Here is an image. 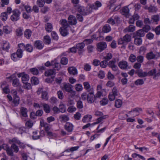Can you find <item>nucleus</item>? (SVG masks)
<instances>
[{
  "instance_id": "f257e3e1",
  "label": "nucleus",
  "mask_w": 160,
  "mask_h": 160,
  "mask_svg": "<svg viewBox=\"0 0 160 160\" xmlns=\"http://www.w3.org/2000/svg\"><path fill=\"white\" fill-rule=\"evenodd\" d=\"M89 92L88 94L86 92H83L81 95V98L83 100H87L89 103H92L97 98L93 91Z\"/></svg>"
},
{
  "instance_id": "f03ea898",
  "label": "nucleus",
  "mask_w": 160,
  "mask_h": 160,
  "mask_svg": "<svg viewBox=\"0 0 160 160\" xmlns=\"http://www.w3.org/2000/svg\"><path fill=\"white\" fill-rule=\"evenodd\" d=\"M22 54L23 51L21 49H17L16 52L11 55V58L13 61H16L22 57Z\"/></svg>"
},
{
  "instance_id": "7ed1b4c3",
  "label": "nucleus",
  "mask_w": 160,
  "mask_h": 160,
  "mask_svg": "<svg viewBox=\"0 0 160 160\" xmlns=\"http://www.w3.org/2000/svg\"><path fill=\"white\" fill-rule=\"evenodd\" d=\"M21 12L19 10L15 9L12 11V14L11 16L10 19L13 22H16L20 19Z\"/></svg>"
},
{
  "instance_id": "20e7f679",
  "label": "nucleus",
  "mask_w": 160,
  "mask_h": 160,
  "mask_svg": "<svg viewBox=\"0 0 160 160\" xmlns=\"http://www.w3.org/2000/svg\"><path fill=\"white\" fill-rule=\"evenodd\" d=\"M37 94L39 95L41 93V98L45 101H47L49 98L48 93L47 91L43 90L42 88H39L37 91Z\"/></svg>"
},
{
  "instance_id": "39448f33",
  "label": "nucleus",
  "mask_w": 160,
  "mask_h": 160,
  "mask_svg": "<svg viewBox=\"0 0 160 160\" xmlns=\"http://www.w3.org/2000/svg\"><path fill=\"white\" fill-rule=\"evenodd\" d=\"M16 76L15 74H13L11 75L10 77L7 78L8 79H9V81L11 82L12 80V85L14 87H18L19 86L20 84V82L19 80L17 78H16Z\"/></svg>"
},
{
  "instance_id": "423d86ee",
  "label": "nucleus",
  "mask_w": 160,
  "mask_h": 160,
  "mask_svg": "<svg viewBox=\"0 0 160 160\" xmlns=\"http://www.w3.org/2000/svg\"><path fill=\"white\" fill-rule=\"evenodd\" d=\"M131 40V36L130 35L127 34L123 36V38H120L118 41L119 44H122L125 42H128Z\"/></svg>"
},
{
  "instance_id": "0eeeda50",
  "label": "nucleus",
  "mask_w": 160,
  "mask_h": 160,
  "mask_svg": "<svg viewBox=\"0 0 160 160\" xmlns=\"http://www.w3.org/2000/svg\"><path fill=\"white\" fill-rule=\"evenodd\" d=\"M118 66L122 69L126 70L129 69L131 68V67L128 65V62L123 60L120 61L118 63Z\"/></svg>"
},
{
  "instance_id": "6e6552de",
  "label": "nucleus",
  "mask_w": 160,
  "mask_h": 160,
  "mask_svg": "<svg viewBox=\"0 0 160 160\" xmlns=\"http://www.w3.org/2000/svg\"><path fill=\"white\" fill-rule=\"evenodd\" d=\"M17 76L19 78L22 77V81L23 83L27 82L29 79V76L25 72L18 73Z\"/></svg>"
},
{
  "instance_id": "1a4fd4ad",
  "label": "nucleus",
  "mask_w": 160,
  "mask_h": 160,
  "mask_svg": "<svg viewBox=\"0 0 160 160\" xmlns=\"http://www.w3.org/2000/svg\"><path fill=\"white\" fill-rule=\"evenodd\" d=\"M157 53L152 51L147 53L146 55V58L148 60L156 59L157 58Z\"/></svg>"
},
{
  "instance_id": "9d476101",
  "label": "nucleus",
  "mask_w": 160,
  "mask_h": 160,
  "mask_svg": "<svg viewBox=\"0 0 160 160\" xmlns=\"http://www.w3.org/2000/svg\"><path fill=\"white\" fill-rule=\"evenodd\" d=\"M107 44L105 42H102L97 44V49L98 51L101 52L107 48Z\"/></svg>"
},
{
  "instance_id": "9b49d317",
  "label": "nucleus",
  "mask_w": 160,
  "mask_h": 160,
  "mask_svg": "<svg viewBox=\"0 0 160 160\" xmlns=\"http://www.w3.org/2000/svg\"><path fill=\"white\" fill-rule=\"evenodd\" d=\"M105 59L100 62V66L102 68H105L108 65V61L110 59V56L109 53H108L106 56L104 57Z\"/></svg>"
},
{
  "instance_id": "f8f14e48",
  "label": "nucleus",
  "mask_w": 160,
  "mask_h": 160,
  "mask_svg": "<svg viewBox=\"0 0 160 160\" xmlns=\"http://www.w3.org/2000/svg\"><path fill=\"white\" fill-rule=\"evenodd\" d=\"M68 21L69 24L72 25H75L77 23V20L73 15H70L68 18Z\"/></svg>"
},
{
  "instance_id": "ddd939ff",
  "label": "nucleus",
  "mask_w": 160,
  "mask_h": 160,
  "mask_svg": "<svg viewBox=\"0 0 160 160\" xmlns=\"http://www.w3.org/2000/svg\"><path fill=\"white\" fill-rule=\"evenodd\" d=\"M73 125L68 122H67L64 126L65 129L68 132H72L73 129Z\"/></svg>"
},
{
  "instance_id": "4468645a",
  "label": "nucleus",
  "mask_w": 160,
  "mask_h": 160,
  "mask_svg": "<svg viewBox=\"0 0 160 160\" xmlns=\"http://www.w3.org/2000/svg\"><path fill=\"white\" fill-rule=\"evenodd\" d=\"M76 9L82 15H86L87 14L84 11V7L80 6L79 4L74 5Z\"/></svg>"
},
{
  "instance_id": "2eb2a0df",
  "label": "nucleus",
  "mask_w": 160,
  "mask_h": 160,
  "mask_svg": "<svg viewBox=\"0 0 160 160\" xmlns=\"http://www.w3.org/2000/svg\"><path fill=\"white\" fill-rule=\"evenodd\" d=\"M40 125L42 127H43L45 132L49 131L50 129V124L44 122L43 120H41L40 122Z\"/></svg>"
},
{
  "instance_id": "dca6fc26",
  "label": "nucleus",
  "mask_w": 160,
  "mask_h": 160,
  "mask_svg": "<svg viewBox=\"0 0 160 160\" xmlns=\"http://www.w3.org/2000/svg\"><path fill=\"white\" fill-rule=\"evenodd\" d=\"M112 92V94L111 95V101L114 100L116 97L118 95V91L116 87L113 88Z\"/></svg>"
},
{
  "instance_id": "f3484780",
  "label": "nucleus",
  "mask_w": 160,
  "mask_h": 160,
  "mask_svg": "<svg viewBox=\"0 0 160 160\" xmlns=\"http://www.w3.org/2000/svg\"><path fill=\"white\" fill-rule=\"evenodd\" d=\"M68 72L70 74L75 75L78 73V71L76 68L73 67H69L68 68Z\"/></svg>"
},
{
  "instance_id": "a211bd4d",
  "label": "nucleus",
  "mask_w": 160,
  "mask_h": 160,
  "mask_svg": "<svg viewBox=\"0 0 160 160\" xmlns=\"http://www.w3.org/2000/svg\"><path fill=\"white\" fill-rule=\"evenodd\" d=\"M60 23L62 26L61 28H67L70 26V24L65 19L61 20L60 21Z\"/></svg>"
},
{
  "instance_id": "6ab92c4d",
  "label": "nucleus",
  "mask_w": 160,
  "mask_h": 160,
  "mask_svg": "<svg viewBox=\"0 0 160 160\" xmlns=\"http://www.w3.org/2000/svg\"><path fill=\"white\" fill-rule=\"evenodd\" d=\"M43 107V110L46 113H49L51 111V108L50 106L48 104L43 103L41 104Z\"/></svg>"
},
{
  "instance_id": "aec40b11",
  "label": "nucleus",
  "mask_w": 160,
  "mask_h": 160,
  "mask_svg": "<svg viewBox=\"0 0 160 160\" xmlns=\"http://www.w3.org/2000/svg\"><path fill=\"white\" fill-rule=\"evenodd\" d=\"M83 84L84 89L87 91L89 92L93 91V89L91 88V86L88 82H84Z\"/></svg>"
},
{
  "instance_id": "412c9836",
  "label": "nucleus",
  "mask_w": 160,
  "mask_h": 160,
  "mask_svg": "<svg viewBox=\"0 0 160 160\" xmlns=\"http://www.w3.org/2000/svg\"><path fill=\"white\" fill-rule=\"evenodd\" d=\"M43 44L41 41L39 40L36 41L35 42V47L38 49H42L43 47Z\"/></svg>"
},
{
  "instance_id": "4be33fe9",
  "label": "nucleus",
  "mask_w": 160,
  "mask_h": 160,
  "mask_svg": "<svg viewBox=\"0 0 160 160\" xmlns=\"http://www.w3.org/2000/svg\"><path fill=\"white\" fill-rule=\"evenodd\" d=\"M9 43L7 41H4L3 42L2 48L3 50L8 51L10 48Z\"/></svg>"
},
{
  "instance_id": "5701e85b",
  "label": "nucleus",
  "mask_w": 160,
  "mask_h": 160,
  "mask_svg": "<svg viewBox=\"0 0 160 160\" xmlns=\"http://www.w3.org/2000/svg\"><path fill=\"white\" fill-rule=\"evenodd\" d=\"M135 27L133 25H130L128 27L125 28L124 31L125 32H133L135 30Z\"/></svg>"
},
{
  "instance_id": "b1692460",
  "label": "nucleus",
  "mask_w": 160,
  "mask_h": 160,
  "mask_svg": "<svg viewBox=\"0 0 160 160\" xmlns=\"http://www.w3.org/2000/svg\"><path fill=\"white\" fill-rule=\"evenodd\" d=\"M45 28L46 31L48 32H51L53 29V27L50 23H47L45 25Z\"/></svg>"
},
{
  "instance_id": "393cba45",
  "label": "nucleus",
  "mask_w": 160,
  "mask_h": 160,
  "mask_svg": "<svg viewBox=\"0 0 160 160\" xmlns=\"http://www.w3.org/2000/svg\"><path fill=\"white\" fill-rule=\"evenodd\" d=\"M129 9L127 7H124L122 9V13L126 17L129 16Z\"/></svg>"
},
{
  "instance_id": "a878e982",
  "label": "nucleus",
  "mask_w": 160,
  "mask_h": 160,
  "mask_svg": "<svg viewBox=\"0 0 160 160\" xmlns=\"http://www.w3.org/2000/svg\"><path fill=\"white\" fill-rule=\"evenodd\" d=\"M20 111L21 115L22 117H28V110L26 108L24 107H22L21 108Z\"/></svg>"
},
{
  "instance_id": "bb28decb",
  "label": "nucleus",
  "mask_w": 160,
  "mask_h": 160,
  "mask_svg": "<svg viewBox=\"0 0 160 160\" xmlns=\"http://www.w3.org/2000/svg\"><path fill=\"white\" fill-rule=\"evenodd\" d=\"M67 28H60L59 29V31L61 34L63 36H66L68 34V32L67 31Z\"/></svg>"
},
{
  "instance_id": "cd10ccee",
  "label": "nucleus",
  "mask_w": 160,
  "mask_h": 160,
  "mask_svg": "<svg viewBox=\"0 0 160 160\" xmlns=\"http://www.w3.org/2000/svg\"><path fill=\"white\" fill-rule=\"evenodd\" d=\"M72 85L69 83L64 84L63 85V88L66 92H70L72 90Z\"/></svg>"
},
{
  "instance_id": "c85d7f7f",
  "label": "nucleus",
  "mask_w": 160,
  "mask_h": 160,
  "mask_svg": "<svg viewBox=\"0 0 160 160\" xmlns=\"http://www.w3.org/2000/svg\"><path fill=\"white\" fill-rule=\"evenodd\" d=\"M3 32L6 34H9L12 31L11 28L8 26H5L3 27Z\"/></svg>"
},
{
  "instance_id": "c756f323",
  "label": "nucleus",
  "mask_w": 160,
  "mask_h": 160,
  "mask_svg": "<svg viewBox=\"0 0 160 160\" xmlns=\"http://www.w3.org/2000/svg\"><path fill=\"white\" fill-rule=\"evenodd\" d=\"M55 74V69H50L45 72V75L46 76H49Z\"/></svg>"
},
{
  "instance_id": "7c9ffc66",
  "label": "nucleus",
  "mask_w": 160,
  "mask_h": 160,
  "mask_svg": "<svg viewBox=\"0 0 160 160\" xmlns=\"http://www.w3.org/2000/svg\"><path fill=\"white\" fill-rule=\"evenodd\" d=\"M32 34V31L29 29L25 30L24 33V36L27 39H29Z\"/></svg>"
},
{
  "instance_id": "2f4dec72",
  "label": "nucleus",
  "mask_w": 160,
  "mask_h": 160,
  "mask_svg": "<svg viewBox=\"0 0 160 160\" xmlns=\"http://www.w3.org/2000/svg\"><path fill=\"white\" fill-rule=\"evenodd\" d=\"M92 118V116L90 115H87L84 116L82 119L83 122L90 121Z\"/></svg>"
},
{
  "instance_id": "473e14b6",
  "label": "nucleus",
  "mask_w": 160,
  "mask_h": 160,
  "mask_svg": "<svg viewBox=\"0 0 160 160\" xmlns=\"http://www.w3.org/2000/svg\"><path fill=\"white\" fill-rule=\"evenodd\" d=\"M25 50L28 52H32L33 50L32 46L30 44H28L25 45Z\"/></svg>"
},
{
  "instance_id": "72a5a7b5",
  "label": "nucleus",
  "mask_w": 160,
  "mask_h": 160,
  "mask_svg": "<svg viewBox=\"0 0 160 160\" xmlns=\"http://www.w3.org/2000/svg\"><path fill=\"white\" fill-rule=\"evenodd\" d=\"M104 92L105 93V90H102L101 91H97L95 95L96 98H100L101 96H104L105 95V94L104 93Z\"/></svg>"
},
{
  "instance_id": "f704fd0d",
  "label": "nucleus",
  "mask_w": 160,
  "mask_h": 160,
  "mask_svg": "<svg viewBox=\"0 0 160 160\" xmlns=\"http://www.w3.org/2000/svg\"><path fill=\"white\" fill-rule=\"evenodd\" d=\"M31 83L34 85L38 84L39 83V81L38 79L36 77H33L31 79Z\"/></svg>"
},
{
  "instance_id": "c9c22d12",
  "label": "nucleus",
  "mask_w": 160,
  "mask_h": 160,
  "mask_svg": "<svg viewBox=\"0 0 160 160\" xmlns=\"http://www.w3.org/2000/svg\"><path fill=\"white\" fill-rule=\"evenodd\" d=\"M116 62V60H115L111 61V67L112 68V70L114 71H117L118 69L117 66L114 64Z\"/></svg>"
},
{
  "instance_id": "e433bc0d",
  "label": "nucleus",
  "mask_w": 160,
  "mask_h": 160,
  "mask_svg": "<svg viewBox=\"0 0 160 160\" xmlns=\"http://www.w3.org/2000/svg\"><path fill=\"white\" fill-rule=\"evenodd\" d=\"M59 109L60 112L62 113L64 112H66V107L65 105L62 103V102L59 106Z\"/></svg>"
},
{
  "instance_id": "4c0bfd02",
  "label": "nucleus",
  "mask_w": 160,
  "mask_h": 160,
  "mask_svg": "<svg viewBox=\"0 0 160 160\" xmlns=\"http://www.w3.org/2000/svg\"><path fill=\"white\" fill-rule=\"evenodd\" d=\"M136 57H137L135 55L131 54L129 57V60L130 62L132 63L135 62L137 59Z\"/></svg>"
},
{
  "instance_id": "58836bf2",
  "label": "nucleus",
  "mask_w": 160,
  "mask_h": 160,
  "mask_svg": "<svg viewBox=\"0 0 160 160\" xmlns=\"http://www.w3.org/2000/svg\"><path fill=\"white\" fill-rule=\"evenodd\" d=\"M44 42L45 44H50L51 43V38L50 37L47 35L44 36Z\"/></svg>"
},
{
  "instance_id": "ea45409f",
  "label": "nucleus",
  "mask_w": 160,
  "mask_h": 160,
  "mask_svg": "<svg viewBox=\"0 0 160 160\" xmlns=\"http://www.w3.org/2000/svg\"><path fill=\"white\" fill-rule=\"evenodd\" d=\"M8 17V16L6 12H4L1 14V18L3 21H6Z\"/></svg>"
},
{
  "instance_id": "a19ab883",
  "label": "nucleus",
  "mask_w": 160,
  "mask_h": 160,
  "mask_svg": "<svg viewBox=\"0 0 160 160\" xmlns=\"http://www.w3.org/2000/svg\"><path fill=\"white\" fill-rule=\"evenodd\" d=\"M13 102L15 106H17L19 103V98L18 96H13Z\"/></svg>"
},
{
  "instance_id": "79ce46f5",
  "label": "nucleus",
  "mask_w": 160,
  "mask_h": 160,
  "mask_svg": "<svg viewBox=\"0 0 160 160\" xmlns=\"http://www.w3.org/2000/svg\"><path fill=\"white\" fill-rule=\"evenodd\" d=\"M136 35L138 36L143 37L144 36L145 33L142 29H140L137 31Z\"/></svg>"
},
{
  "instance_id": "37998d69",
  "label": "nucleus",
  "mask_w": 160,
  "mask_h": 160,
  "mask_svg": "<svg viewBox=\"0 0 160 160\" xmlns=\"http://www.w3.org/2000/svg\"><path fill=\"white\" fill-rule=\"evenodd\" d=\"M142 39L140 38H135L134 39V43L138 45H140L142 44Z\"/></svg>"
},
{
  "instance_id": "c03bdc74",
  "label": "nucleus",
  "mask_w": 160,
  "mask_h": 160,
  "mask_svg": "<svg viewBox=\"0 0 160 160\" xmlns=\"http://www.w3.org/2000/svg\"><path fill=\"white\" fill-rule=\"evenodd\" d=\"M44 0H37V5L40 8L43 7L45 4Z\"/></svg>"
},
{
  "instance_id": "a18cd8bd",
  "label": "nucleus",
  "mask_w": 160,
  "mask_h": 160,
  "mask_svg": "<svg viewBox=\"0 0 160 160\" xmlns=\"http://www.w3.org/2000/svg\"><path fill=\"white\" fill-rule=\"evenodd\" d=\"M151 19L153 22H157L159 20L160 18L158 15H154L152 17Z\"/></svg>"
},
{
  "instance_id": "49530a36",
  "label": "nucleus",
  "mask_w": 160,
  "mask_h": 160,
  "mask_svg": "<svg viewBox=\"0 0 160 160\" xmlns=\"http://www.w3.org/2000/svg\"><path fill=\"white\" fill-rule=\"evenodd\" d=\"M53 61H54V62L52 66H54V68H55L57 70H59L61 68L60 64L59 63L56 62L55 60H54Z\"/></svg>"
},
{
  "instance_id": "de8ad7c7",
  "label": "nucleus",
  "mask_w": 160,
  "mask_h": 160,
  "mask_svg": "<svg viewBox=\"0 0 160 160\" xmlns=\"http://www.w3.org/2000/svg\"><path fill=\"white\" fill-rule=\"evenodd\" d=\"M31 73L34 75H37L39 73L38 70L36 68H32L30 69Z\"/></svg>"
},
{
  "instance_id": "09e8293b",
  "label": "nucleus",
  "mask_w": 160,
  "mask_h": 160,
  "mask_svg": "<svg viewBox=\"0 0 160 160\" xmlns=\"http://www.w3.org/2000/svg\"><path fill=\"white\" fill-rule=\"evenodd\" d=\"M95 7L94 6V4H93L88 5L87 9V13H90L93 10H95Z\"/></svg>"
},
{
  "instance_id": "8fccbe9b",
  "label": "nucleus",
  "mask_w": 160,
  "mask_h": 160,
  "mask_svg": "<svg viewBox=\"0 0 160 160\" xmlns=\"http://www.w3.org/2000/svg\"><path fill=\"white\" fill-rule=\"evenodd\" d=\"M122 104V101L119 99H118L116 101L115 105L117 108H119L121 106Z\"/></svg>"
},
{
  "instance_id": "3c124183",
  "label": "nucleus",
  "mask_w": 160,
  "mask_h": 160,
  "mask_svg": "<svg viewBox=\"0 0 160 160\" xmlns=\"http://www.w3.org/2000/svg\"><path fill=\"white\" fill-rule=\"evenodd\" d=\"M51 36L52 38L56 41L58 39V37L57 33L55 31H53L51 33Z\"/></svg>"
},
{
  "instance_id": "603ef678",
  "label": "nucleus",
  "mask_w": 160,
  "mask_h": 160,
  "mask_svg": "<svg viewBox=\"0 0 160 160\" xmlns=\"http://www.w3.org/2000/svg\"><path fill=\"white\" fill-rule=\"evenodd\" d=\"M110 27L109 25H106L104 26L102 28V31L104 33H107L110 31Z\"/></svg>"
},
{
  "instance_id": "864d4df0",
  "label": "nucleus",
  "mask_w": 160,
  "mask_h": 160,
  "mask_svg": "<svg viewBox=\"0 0 160 160\" xmlns=\"http://www.w3.org/2000/svg\"><path fill=\"white\" fill-rule=\"evenodd\" d=\"M75 88L77 91H81L82 90L83 87L82 85L80 84H76L75 86Z\"/></svg>"
},
{
  "instance_id": "5fc2aeb1",
  "label": "nucleus",
  "mask_w": 160,
  "mask_h": 160,
  "mask_svg": "<svg viewBox=\"0 0 160 160\" xmlns=\"http://www.w3.org/2000/svg\"><path fill=\"white\" fill-rule=\"evenodd\" d=\"M16 34L18 36H20L23 34V29L21 28H19L16 30Z\"/></svg>"
},
{
  "instance_id": "6e6d98bb",
  "label": "nucleus",
  "mask_w": 160,
  "mask_h": 160,
  "mask_svg": "<svg viewBox=\"0 0 160 160\" xmlns=\"http://www.w3.org/2000/svg\"><path fill=\"white\" fill-rule=\"evenodd\" d=\"M136 60L137 62H140L141 63H142L144 61V57L140 55L138 56L137 57Z\"/></svg>"
},
{
  "instance_id": "4d7b16f0",
  "label": "nucleus",
  "mask_w": 160,
  "mask_h": 160,
  "mask_svg": "<svg viewBox=\"0 0 160 160\" xmlns=\"http://www.w3.org/2000/svg\"><path fill=\"white\" fill-rule=\"evenodd\" d=\"M105 73L102 70L100 71L98 74V77L100 79H103L105 77Z\"/></svg>"
},
{
  "instance_id": "13d9d810",
  "label": "nucleus",
  "mask_w": 160,
  "mask_h": 160,
  "mask_svg": "<svg viewBox=\"0 0 160 160\" xmlns=\"http://www.w3.org/2000/svg\"><path fill=\"white\" fill-rule=\"evenodd\" d=\"M33 125V123L32 121L31 120L28 121L25 123L26 127L28 128H31Z\"/></svg>"
},
{
  "instance_id": "bf43d9fd",
  "label": "nucleus",
  "mask_w": 160,
  "mask_h": 160,
  "mask_svg": "<svg viewBox=\"0 0 160 160\" xmlns=\"http://www.w3.org/2000/svg\"><path fill=\"white\" fill-rule=\"evenodd\" d=\"M108 101L107 98H104L100 102V103L101 105L104 106L108 104Z\"/></svg>"
},
{
  "instance_id": "052dcab7",
  "label": "nucleus",
  "mask_w": 160,
  "mask_h": 160,
  "mask_svg": "<svg viewBox=\"0 0 160 160\" xmlns=\"http://www.w3.org/2000/svg\"><path fill=\"white\" fill-rule=\"evenodd\" d=\"M11 148L13 149L14 152L16 153H17L19 151V148L18 146H17L15 144H12L11 146Z\"/></svg>"
},
{
  "instance_id": "680f3d73",
  "label": "nucleus",
  "mask_w": 160,
  "mask_h": 160,
  "mask_svg": "<svg viewBox=\"0 0 160 160\" xmlns=\"http://www.w3.org/2000/svg\"><path fill=\"white\" fill-rule=\"evenodd\" d=\"M58 102V100L55 97H52L50 99V102L52 104H56Z\"/></svg>"
},
{
  "instance_id": "e2e57ef3",
  "label": "nucleus",
  "mask_w": 160,
  "mask_h": 160,
  "mask_svg": "<svg viewBox=\"0 0 160 160\" xmlns=\"http://www.w3.org/2000/svg\"><path fill=\"white\" fill-rule=\"evenodd\" d=\"M85 46V44L83 42H82L78 44L76 46V48L78 50L82 49Z\"/></svg>"
},
{
  "instance_id": "0e129e2a",
  "label": "nucleus",
  "mask_w": 160,
  "mask_h": 160,
  "mask_svg": "<svg viewBox=\"0 0 160 160\" xmlns=\"http://www.w3.org/2000/svg\"><path fill=\"white\" fill-rule=\"evenodd\" d=\"M59 118L61 119L62 121L66 122L69 120V118L67 115H61Z\"/></svg>"
},
{
  "instance_id": "69168bd1",
  "label": "nucleus",
  "mask_w": 160,
  "mask_h": 160,
  "mask_svg": "<svg viewBox=\"0 0 160 160\" xmlns=\"http://www.w3.org/2000/svg\"><path fill=\"white\" fill-rule=\"evenodd\" d=\"M68 59L66 57L62 58L61 60V63L63 65H66L68 63Z\"/></svg>"
},
{
  "instance_id": "338daca9",
  "label": "nucleus",
  "mask_w": 160,
  "mask_h": 160,
  "mask_svg": "<svg viewBox=\"0 0 160 160\" xmlns=\"http://www.w3.org/2000/svg\"><path fill=\"white\" fill-rule=\"evenodd\" d=\"M144 83V81L142 79H138L135 82V84L137 86L142 85Z\"/></svg>"
},
{
  "instance_id": "774afa93",
  "label": "nucleus",
  "mask_w": 160,
  "mask_h": 160,
  "mask_svg": "<svg viewBox=\"0 0 160 160\" xmlns=\"http://www.w3.org/2000/svg\"><path fill=\"white\" fill-rule=\"evenodd\" d=\"M138 75L139 77H144L148 76V73L147 72L140 71L138 72Z\"/></svg>"
}]
</instances>
